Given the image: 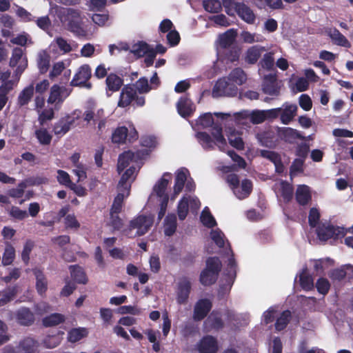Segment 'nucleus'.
<instances>
[{
	"label": "nucleus",
	"mask_w": 353,
	"mask_h": 353,
	"mask_svg": "<svg viewBox=\"0 0 353 353\" xmlns=\"http://www.w3.org/2000/svg\"><path fill=\"white\" fill-rule=\"evenodd\" d=\"M43 181L41 179H37L35 180L28 179L24 181L21 182L18 186L15 188L10 189L8 191V194L10 196L14 199L21 198L24 194L25 189L29 185H38L42 183Z\"/></svg>",
	"instance_id": "5701e85b"
},
{
	"label": "nucleus",
	"mask_w": 353,
	"mask_h": 353,
	"mask_svg": "<svg viewBox=\"0 0 353 353\" xmlns=\"http://www.w3.org/2000/svg\"><path fill=\"white\" fill-rule=\"evenodd\" d=\"M275 191L276 194L282 196L284 200L289 201L292 196V188L291 185L287 182L281 181L276 183Z\"/></svg>",
	"instance_id": "c9c22d12"
},
{
	"label": "nucleus",
	"mask_w": 353,
	"mask_h": 353,
	"mask_svg": "<svg viewBox=\"0 0 353 353\" xmlns=\"http://www.w3.org/2000/svg\"><path fill=\"white\" fill-rule=\"evenodd\" d=\"M16 319L18 323L23 326H30L35 321V316L33 312L26 307L19 308L16 312Z\"/></svg>",
	"instance_id": "aec40b11"
},
{
	"label": "nucleus",
	"mask_w": 353,
	"mask_h": 353,
	"mask_svg": "<svg viewBox=\"0 0 353 353\" xmlns=\"http://www.w3.org/2000/svg\"><path fill=\"white\" fill-rule=\"evenodd\" d=\"M327 32L331 39L336 45L347 48L351 47L349 41L336 28H330Z\"/></svg>",
	"instance_id": "72a5a7b5"
},
{
	"label": "nucleus",
	"mask_w": 353,
	"mask_h": 353,
	"mask_svg": "<svg viewBox=\"0 0 353 353\" xmlns=\"http://www.w3.org/2000/svg\"><path fill=\"white\" fill-rule=\"evenodd\" d=\"M274 51L268 52L263 54L259 62V65L261 68L267 70H271L273 69L274 65Z\"/></svg>",
	"instance_id": "8fccbe9b"
},
{
	"label": "nucleus",
	"mask_w": 353,
	"mask_h": 353,
	"mask_svg": "<svg viewBox=\"0 0 353 353\" xmlns=\"http://www.w3.org/2000/svg\"><path fill=\"white\" fill-rule=\"evenodd\" d=\"M212 307V302L208 299L199 300L194 308L193 319L196 321L204 319L210 312Z\"/></svg>",
	"instance_id": "2eb2a0df"
},
{
	"label": "nucleus",
	"mask_w": 353,
	"mask_h": 353,
	"mask_svg": "<svg viewBox=\"0 0 353 353\" xmlns=\"http://www.w3.org/2000/svg\"><path fill=\"white\" fill-rule=\"evenodd\" d=\"M210 237L215 244L219 248H223L225 245V241L223 239L224 234L219 230H212L210 232Z\"/></svg>",
	"instance_id": "774afa93"
},
{
	"label": "nucleus",
	"mask_w": 353,
	"mask_h": 353,
	"mask_svg": "<svg viewBox=\"0 0 353 353\" xmlns=\"http://www.w3.org/2000/svg\"><path fill=\"white\" fill-rule=\"evenodd\" d=\"M203 6L207 12L211 13H218L222 9L221 3L219 0H205Z\"/></svg>",
	"instance_id": "5fc2aeb1"
},
{
	"label": "nucleus",
	"mask_w": 353,
	"mask_h": 353,
	"mask_svg": "<svg viewBox=\"0 0 353 353\" xmlns=\"http://www.w3.org/2000/svg\"><path fill=\"white\" fill-rule=\"evenodd\" d=\"M191 291V283L188 278H183L178 283L176 301L179 304H185Z\"/></svg>",
	"instance_id": "a211bd4d"
},
{
	"label": "nucleus",
	"mask_w": 353,
	"mask_h": 353,
	"mask_svg": "<svg viewBox=\"0 0 353 353\" xmlns=\"http://www.w3.org/2000/svg\"><path fill=\"white\" fill-rule=\"evenodd\" d=\"M32 272L36 278V290L38 294L43 296L48 290V281L43 271L39 268L32 269Z\"/></svg>",
	"instance_id": "bb28decb"
},
{
	"label": "nucleus",
	"mask_w": 353,
	"mask_h": 353,
	"mask_svg": "<svg viewBox=\"0 0 353 353\" xmlns=\"http://www.w3.org/2000/svg\"><path fill=\"white\" fill-rule=\"evenodd\" d=\"M260 153L262 157L273 162L277 172L281 173L283 171V166L281 163L279 156L276 153L268 150H261Z\"/></svg>",
	"instance_id": "79ce46f5"
},
{
	"label": "nucleus",
	"mask_w": 353,
	"mask_h": 353,
	"mask_svg": "<svg viewBox=\"0 0 353 353\" xmlns=\"http://www.w3.org/2000/svg\"><path fill=\"white\" fill-rule=\"evenodd\" d=\"M291 319V312L288 310L283 311L275 323V329L277 331L283 330L288 325Z\"/></svg>",
	"instance_id": "de8ad7c7"
},
{
	"label": "nucleus",
	"mask_w": 353,
	"mask_h": 353,
	"mask_svg": "<svg viewBox=\"0 0 353 353\" xmlns=\"http://www.w3.org/2000/svg\"><path fill=\"white\" fill-rule=\"evenodd\" d=\"M196 124L203 128H209L214 124L210 135L206 132H198L196 135L198 141L203 148L209 149L216 145L220 150L225 151L227 143L222 133V128L220 125L214 123L210 113H205L200 116L196 121Z\"/></svg>",
	"instance_id": "f03ea898"
},
{
	"label": "nucleus",
	"mask_w": 353,
	"mask_h": 353,
	"mask_svg": "<svg viewBox=\"0 0 353 353\" xmlns=\"http://www.w3.org/2000/svg\"><path fill=\"white\" fill-rule=\"evenodd\" d=\"M207 321L210 323L212 329L216 331L222 330L224 327V322L218 312L212 311Z\"/></svg>",
	"instance_id": "49530a36"
},
{
	"label": "nucleus",
	"mask_w": 353,
	"mask_h": 353,
	"mask_svg": "<svg viewBox=\"0 0 353 353\" xmlns=\"http://www.w3.org/2000/svg\"><path fill=\"white\" fill-rule=\"evenodd\" d=\"M18 292V286L14 285L7 288L1 292L0 307L3 306L10 302L16 296Z\"/></svg>",
	"instance_id": "4c0bfd02"
},
{
	"label": "nucleus",
	"mask_w": 353,
	"mask_h": 353,
	"mask_svg": "<svg viewBox=\"0 0 353 353\" xmlns=\"http://www.w3.org/2000/svg\"><path fill=\"white\" fill-rule=\"evenodd\" d=\"M141 159L139 153L134 154L131 151L123 152L119 156L117 170L122 172L129 167L122 175L118 185L119 192L114 200L110 212L112 221L121 219L118 214L122 208L123 201L130 193L131 183L135 178V174L140 168L139 160Z\"/></svg>",
	"instance_id": "f257e3e1"
},
{
	"label": "nucleus",
	"mask_w": 353,
	"mask_h": 353,
	"mask_svg": "<svg viewBox=\"0 0 353 353\" xmlns=\"http://www.w3.org/2000/svg\"><path fill=\"white\" fill-rule=\"evenodd\" d=\"M222 264L220 259L216 256L208 257L206 260V267L205 269L214 272L215 274H219L221 270Z\"/></svg>",
	"instance_id": "864d4df0"
},
{
	"label": "nucleus",
	"mask_w": 353,
	"mask_h": 353,
	"mask_svg": "<svg viewBox=\"0 0 353 353\" xmlns=\"http://www.w3.org/2000/svg\"><path fill=\"white\" fill-rule=\"evenodd\" d=\"M15 258V249L11 244H7L2 257L4 266L10 265Z\"/></svg>",
	"instance_id": "603ef678"
},
{
	"label": "nucleus",
	"mask_w": 353,
	"mask_h": 353,
	"mask_svg": "<svg viewBox=\"0 0 353 353\" xmlns=\"http://www.w3.org/2000/svg\"><path fill=\"white\" fill-rule=\"evenodd\" d=\"M65 316L59 313H53L42 319V324L46 327L58 325L65 322Z\"/></svg>",
	"instance_id": "e433bc0d"
},
{
	"label": "nucleus",
	"mask_w": 353,
	"mask_h": 353,
	"mask_svg": "<svg viewBox=\"0 0 353 353\" xmlns=\"http://www.w3.org/2000/svg\"><path fill=\"white\" fill-rule=\"evenodd\" d=\"M226 181L234 194L239 199L247 198L252 192V183L247 179L240 181L236 174H230L227 176Z\"/></svg>",
	"instance_id": "0eeeda50"
},
{
	"label": "nucleus",
	"mask_w": 353,
	"mask_h": 353,
	"mask_svg": "<svg viewBox=\"0 0 353 353\" xmlns=\"http://www.w3.org/2000/svg\"><path fill=\"white\" fill-rule=\"evenodd\" d=\"M236 35L237 33L235 30L230 29L219 36L217 43L221 48H228L234 43Z\"/></svg>",
	"instance_id": "c756f323"
},
{
	"label": "nucleus",
	"mask_w": 353,
	"mask_h": 353,
	"mask_svg": "<svg viewBox=\"0 0 353 353\" xmlns=\"http://www.w3.org/2000/svg\"><path fill=\"white\" fill-rule=\"evenodd\" d=\"M61 343V339L58 335H48L43 340V346L52 349L57 347Z\"/></svg>",
	"instance_id": "680f3d73"
},
{
	"label": "nucleus",
	"mask_w": 353,
	"mask_h": 353,
	"mask_svg": "<svg viewBox=\"0 0 353 353\" xmlns=\"http://www.w3.org/2000/svg\"><path fill=\"white\" fill-rule=\"evenodd\" d=\"M147 222H130L129 230L125 234L129 237H135L145 234L152 224L145 225ZM152 223V222H150Z\"/></svg>",
	"instance_id": "b1692460"
},
{
	"label": "nucleus",
	"mask_w": 353,
	"mask_h": 353,
	"mask_svg": "<svg viewBox=\"0 0 353 353\" xmlns=\"http://www.w3.org/2000/svg\"><path fill=\"white\" fill-rule=\"evenodd\" d=\"M296 199L300 204H306L311 199L309 187L305 185H299L296 192Z\"/></svg>",
	"instance_id": "58836bf2"
},
{
	"label": "nucleus",
	"mask_w": 353,
	"mask_h": 353,
	"mask_svg": "<svg viewBox=\"0 0 353 353\" xmlns=\"http://www.w3.org/2000/svg\"><path fill=\"white\" fill-rule=\"evenodd\" d=\"M35 135L40 143L48 145L52 140L50 133L45 128H40L35 132Z\"/></svg>",
	"instance_id": "bf43d9fd"
},
{
	"label": "nucleus",
	"mask_w": 353,
	"mask_h": 353,
	"mask_svg": "<svg viewBox=\"0 0 353 353\" xmlns=\"http://www.w3.org/2000/svg\"><path fill=\"white\" fill-rule=\"evenodd\" d=\"M236 263L233 254L228 259L227 268L225 270V276L229 280V282H233L236 274Z\"/></svg>",
	"instance_id": "3c124183"
},
{
	"label": "nucleus",
	"mask_w": 353,
	"mask_h": 353,
	"mask_svg": "<svg viewBox=\"0 0 353 353\" xmlns=\"http://www.w3.org/2000/svg\"><path fill=\"white\" fill-rule=\"evenodd\" d=\"M92 74V70L88 65H81L71 81L72 86L85 87L88 89L91 88L92 84L88 81Z\"/></svg>",
	"instance_id": "f8f14e48"
},
{
	"label": "nucleus",
	"mask_w": 353,
	"mask_h": 353,
	"mask_svg": "<svg viewBox=\"0 0 353 353\" xmlns=\"http://www.w3.org/2000/svg\"><path fill=\"white\" fill-rule=\"evenodd\" d=\"M264 51H266V49L263 46H253L250 47L246 52L245 61L250 64L256 63Z\"/></svg>",
	"instance_id": "c85d7f7f"
},
{
	"label": "nucleus",
	"mask_w": 353,
	"mask_h": 353,
	"mask_svg": "<svg viewBox=\"0 0 353 353\" xmlns=\"http://www.w3.org/2000/svg\"><path fill=\"white\" fill-rule=\"evenodd\" d=\"M39 341L32 337H25L17 346L19 353H38Z\"/></svg>",
	"instance_id": "412c9836"
},
{
	"label": "nucleus",
	"mask_w": 353,
	"mask_h": 353,
	"mask_svg": "<svg viewBox=\"0 0 353 353\" xmlns=\"http://www.w3.org/2000/svg\"><path fill=\"white\" fill-rule=\"evenodd\" d=\"M240 36L243 41L247 43H261L265 40L263 36L248 31H243Z\"/></svg>",
	"instance_id": "09e8293b"
},
{
	"label": "nucleus",
	"mask_w": 353,
	"mask_h": 353,
	"mask_svg": "<svg viewBox=\"0 0 353 353\" xmlns=\"http://www.w3.org/2000/svg\"><path fill=\"white\" fill-rule=\"evenodd\" d=\"M122 49L124 50H130V52L137 58L145 55L149 52V50H150L149 46L144 42H138L134 43L131 46V48L125 45Z\"/></svg>",
	"instance_id": "2f4dec72"
},
{
	"label": "nucleus",
	"mask_w": 353,
	"mask_h": 353,
	"mask_svg": "<svg viewBox=\"0 0 353 353\" xmlns=\"http://www.w3.org/2000/svg\"><path fill=\"white\" fill-rule=\"evenodd\" d=\"M60 20L71 32L79 36H84L86 30L79 12L72 8H61L59 10Z\"/></svg>",
	"instance_id": "20e7f679"
},
{
	"label": "nucleus",
	"mask_w": 353,
	"mask_h": 353,
	"mask_svg": "<svg viewBox=\"0 0 353 353\" xmlns=\"http://www.w3.org/2000/svg\"><path fill=\"white\" fill-rule=\"evenodd\" d=\"M228 78V81L232 83V85H233L234 88H236L238 85L243 84L247 80L246 74L240 68H236L233 70Z\"/></svg>",
	"instance_id": "f704fd0d"
},
{
	"label": "nucleus",
	"mask_w": 353,
	"mask_h": 353,
	"mask_svg": "<svg viewBox=\"0 0 353 353\" xmlns=\"http://www.w3.org/2000/svg\"><path fill=\"white\" fill-rule=\"evenodd\" d=\"M34 246V243L31 240H27L24 244L23 249L21 252V259L26 265H28L30 260V254Z\"/></svg>",
	"instance_id": "052dcab7"
},
{
	"label": "nucleus",
	"mask_w": 353,
	"mask_h": 353,
	"mask_svg": "<svg viewBox=\"0 0 353 353\" xmlns=\"http://www.w3.org/2000/svg\"><path fill=\"white\" fill-rule=\"evenodd\" d=\"M236 14L248 23H254L255 21L256 17L253 11L244 3H241L239 6Z\"/></svg>",
	"instance_id": "473e14b6"
},
{
	"label": "nucleus",
	"mask_w": 353,
	"mask_h": 353,
	"mask_svg": "<svg viewBox=\"0 0 353 353\" xmlns=\"http://www.w3.org/2000/svg\"><path fill=\"white\" fill-rule=\"evenodd\" d=\"M50 61V57L46 50H42L38 53L37 65L41 73H45L48 71Z\"/></svg>",
	"instance_id": "a19ab883"
},
{
	"label": "nucleus",
	"mask_w": 353,
	"mask_h": 353,
	"mask_svg": "<svg viewBox=\"0 0 353 353\" xmlns=\"http://www.w3.org/2000/svg\"><path fill=\"white\" fill-rule=\"evenodd\" d=\"M174 174L175 177L172 193L170 196L172 201H174L178 196L184 188L188 192H191L195 188L194 183L192 178L190 177V173L188 169L181 168L175 172Z\"/></svg>",
	"instance_id": "423d86ee"
},
{
	"label": "nucleus",
	"mask_w": 353,
	"mask_h": 353,
	"mask_svg": "<svg viewBox=\"0 0 353 353\" xmlns=\"http://www.w3.org/2000/svg\"><path fill=\"white\" fill-rule=\"evenodd\" d=\"M172 179L171 173L165 172L161 178L156 183L153 188V192L151 194L149 201L153 202L155 197H157L160 203V210L158 214V219L161 220L166 211L169 196L166 193L167 188Z\"/></svg>",
	"instance_id": "7ed1b4c3"
},
{
	"label": "nucleus",
	"mask_w": 353,
	"mask_h": 353,
	"mask_svg": "<svg viewBox=\"0 0 353 353\" xmlns=\"http://www.w3.org/2000/svg\"><path fill=\"white\" fill-rule=\"evenodd\" d=\"M238 89L234 88L232 83L228 81V78H223L217 81L213 90L212 96L219 97L223 96H234L237 93Z\"/></svg>",
	"instance_id": "9b49d317"
},
{
	"label": "nucleus",
	"mask_w": 353,
	"mask_h": 353,
	"mask_svg": "<svg viewBox=\"0 0 353 353\" xmlns=\"http://www.w3.org/2000/svg\"><path fill=\"white\" fill-rule=\"evenodd\" d=\"M105 82L108 90L112 92L118 91L123 85V80L114 74H109Z\"/></svg>",
	"instance_id": "c03bdc74"
},
{
	"label": "nucleus",
	"mask_w": 353,
	"mask_h": 353,
	"mask_svg": "<svg viewBox=\"0 0 353 353\" xmlns=\"http://www.w3.org/2000/svg\"><path fill=\"white\" fill-rule=\"evenodd\" d=\"M70 93V89L63 85L54 84L50 89L47 102L48 104L53 105L54 110H59Z\"/></svg>",
	"instance_id": "1a4fd4ad"
},
{
	"label": "nucleus",
	"mask_w": 353,
	"mask_h": 353,
	"mask_svg": "<svg viewBox=\"0 0 353 353\" xmlns=\"http://www.w3.org/2000/svg\"><path fill=\"white\" fill-rule=\"evenodd\" d=\"M310 226L316 228V234L321 241L328 239H338L345 235V228L335 226L331 222H309Z\"/></svg>",
	"instance_id": "39448f33"
},
{
	"label": "nucleus",
	"mask_w": 353,
	"mask_h": 353,
	"mask_svg": "<svg viewBox=\"0 0 353 353\" xmlns=\"http://www.w3.org/2000/svg\"><path fill=\"white\" fill-rule=\"evenodd\" d=\"M74 46L72 45L67 40L62 37H57L49 46V50L52 52L57 53V49L62 54H65L74 50Z\"/></svg>",
	"instance_id": "4be33fe9"
},
{
	"label": "nucleus",
	"mask_w": 353,
	"mask_h": 353,
	"mask_svg": "<svg viewBox=\"0 0 353 353\" xmlns=\"http://www.w3.org/2000/svg\"><path fill=\"white\" fill-rule=\"evenodd\" d=\"M88 332L85 327L72 328L68 333V340L76 343L87 336Z\"/></svg>",
	"instance_id": "ea45409f"
},
{
	"label": "nucleus",
	"mask_w": 353,
	"mask_h": 353,
	"mask_svg": "<svg viewBox=\"0 0 353 353\" xmlns=\"http://www.w3.org/2000/svg\"><path fill=\"white\" fill-rule=\"evenodd\" d=\"M299 283L301 288L305 290H310L314 286L313 279L306 271H303L300 274Z\"/></svg>",
	"instance_id": "6e6d98bb"
},
{
	"label": "nucleus",
	"mask_w": 353,
	"mask_h": 353,
	"mask_svg": "<svg viewBox=\"0 0 353 353\" xmlns=\"http://www.w3.org/2000/svg\"><path fill=\"white\" fill-rule=\"evenodd\" d=\"M136 90L131 86L124 87L120 94L118 106L125 108L128 106L135 99Z\"/></svg>",
	"instance_id": "393cba45"
},
{
	"label": "nucleus",
	"mask_w": 353,
	"mask_h": 353,
	"mask_svg": "<svg viewBox=\"0 0 353 353\" xmlns=\"http://www.w3.org/2000/svg\"><path fill=\"white\" fill-rule=\"evenodd\" d=\"M34 94L33 85L25 88L19 94L18 104L20 106L25 105L29 103Z\"/></svg>",
	"instance_id": "a18cd8bd"
},
{
	"label": "nucleus",
	"mask_w": 353,
	"mask_h": 353,
	"mask_svg": "<svg viewBox=\"0 0 353 353\" xmlns=\"http://www.w3.org/2000/svg\"><path fill=\"white\" fill-rule=\"evenodd\" d=\"M218 349L217 340L211 335L203 336L197 344L199 353H216Z\"/></svg>",
	"instance_id": "f3484780"
},
{
	"label": "nucleus",
	"mask_w": 353,
	"mask_h": 353,
	"mask_svg": "<svg viewBox=\"0 0 353 353\" xmlns=\"http://www.w3.org/2000/svg\"><path fill=\"white\" fill-rule=\"evenodd\" d=\"M219 274L214 272L204 269L200 274L199 281L205 286H210L214 284L218 278Z\"/></svg>",
	"instance_id": "37998d69"
},
{
	"label": "nucleus",
	"mask_w": 353,
	"mask_h": 353,
	"mask_svg": "<svg viewBox=\"0 0 353 353\" xmlns=\"http://www.w3.org/2000/svg\"><path fill=\"white\" fill-rule=\"evenodd\" d=\"M234 117L239 125L247 124L248 121L254 124H259L266 119L265 110H243L234 114Z\"/></svg>",
	"instance_id": "9d476101"
},
{
	"label": "nucleus",
	"mask_w": 353,
	"mask_h": 353,
	"mask_svg": "<svg viewBox=\"0 0 353 353\" xmlns=\"http://www.w3.org/2000/svg\"><path fill=\"white\" fill-rule=\"evenodd\" d=\"M128 129L125 127L117 128L112 135V140L116 143H123L127 137Z\"/></svg>",
	"instance_id": "4d7b16f0"
},
{
	"label": "nucleus",
	"mask_w": 353,
	"mask_h": 353,
	"mask_svg": "<svg viewBox=\"0 0 353 353\" xmlns=\"http://www.w3.org/2000/svg\"><path fill=\"white\" fill-rule=\"evenodd\" d=\"M200 203L199 200L191 195H185L180 200L177 206L178 217L181 220L185 219L189 208L196 209L199 208Z\"/></svg>",
	"instance_id": "4468645a"
},
{
	"label": "nucleus",
	"mask_w": 353,
	"mask_h": 353,
	"mask_svg": "<svg viewBox=\"0 0 353 353\" xmlns=\"http://www.w3.org/2000/svg\"><path fill=\"white\" fill-rule=\"evenodd\" d=\"M316 288L320 294L325 295L330 290V283L327 279L320 278L316 283Z\"/></svg>",
	"instance_id": "338daca9"
},
{
	"label": "nucleus",
	"mask_w": 353,
	"mask_h": 353,
	"mask_svg": "<svg viewBox=\"0 0 353 353\" xmlns=\"http://www.w3.org/2000/svg\"><path fill=\"white\" fill-rule=\"evenodd\" d=\"M39 121L43 125L47 121H50L54 118V112L53 108L45 109L43 110H38Z\"/></svg>",
	"instance_id": "69168bd1"
},
{
	"label": "nucleus",
	"mask_w": 353,
	"mask_h": 353,
	"mask_svg": "<svg viewBox=\"0 0 353 353\" xmlns=\"http://www.w3.org/2000/svg\"><path fill=\"white\" fill-rule=\"evenodd\" d=\"M241 3L236 2L235 0H222L221 5L228 15L234 16Z\"/></svg>",
	"instance_id": "13d9d810"
},
{
	"label": "nucleus",
	"mask_w": 353,
	"mask_h": 353,
	"mask_svg": "<svg viewBox=\"0 0 353 353\" xmlns=\"http://www.w3.org/2000/svg\"><path fill=\"white\" fill-rule=\"evenodd\" d=\"M11 67H17L15 74L19 77L28 66V60L24 55L23 50L19 48H15L10 60Z\"/></svg>",
	"instance_id": "ddd939ff"
},
{
	"label": "nucleus",
	"mask_w": 353,
	"mask_h": 353,
	"mask_svg": "<svg viewBox=\"0 0 353 353\" xmlns=\"http://www.w3.org/2000/svg\"><path fill=\"white\" fill-rule=\"evenodd\" d=\"M227 136L230 145L237 150H242L244 148V143L239 131L229 128L227 130Z\"/></svg>",
	"instance_id": "7c9ffc66"
},
{
	"label": "nucleus",
	"mask_w": 353,
	"mask_h": 353,
	"mask_svg": "<svg viewBox=\"0 0 353 353\" xmlns=\"http://www.w3.org/2000/svg\"><path fill=\"white\" fill-rule=\"evenodd\" d=\"M280 85L276 80L275 74L265 75L263 81V90L270 95L277 96L279 94Z\"/></svg>",
	"instance_id": "6ab92c4d"
},
{
	"label": "nucleus",
	"mask_w": 353,
	"mask_h": 353,
	"mask_svg": "<svg viewBox=\"0 0 353 353\" xmlns=\"http://www.w3.org/2000/svg\"><path fill=\"white\" fill-rule=\"evenodd\" d=\"M70 275L72 279L77 283L86 284L88 281L86 273L83 268L78 265L69 266Z\"/></svg>",
	"instance_id": "cd10ccee"
},
{
	"label": "nucleus",
	"mask_w": 353,
	"mask_h": 353,
	"mask_svg": "<svg viewBox=\"0 0 353 353\" xmlns=\"http://www.w3.org/2000/svg\"><path fill=\"white\" fill-rule=\"evenodd\" d=\"M81 115V111L79 109L74 110L70 114H66L54 125V133L57 135L65 134L70 128L76 125V122L80 119Z\"/></svg>",
	"instance_id": "6e6552de"
},
{
	"label": "nucleus",
	"mask_w": 353,
	"mask_h": 353,
	"mask_svg": "<svg viewBox=\"0 0 353 353\" xmlns=\"http://www.w3.org/2000/svg\"><path fill=\"white\" fill-rule=\"evenodd\" d=\"M10 42L13 44L21 46H24L26 44L32 43V41L30 36L25 32L14 37L12 39H11Z\"/></svg>",
	"instance_id": "0e129e2a"
},
{
	"label": "nucleus",
	"mask_w": 353,
	"mask_h": 353,
	"mask_svg": "<svg viewBox=\"0 0 353 353\" xmlns=\"http://www.w3.org/2000/svg\"><path fill=\"white\" fill-rule=\"evenodd\" d=\"M176 108L179 114L183 118L190 117L196 110L195 105L187 96L179 98L176 103Z\"/></svg>",
	"instance_id": "dca6fc26"
},
{
	"label": "nucleus",
	"mask_w": 353,
	"mask_h": 353,
	"mask_svg": "<svg viewBox=\"0 0 353 353\" xmlns=\"http://www.w3.org/2000/svg\"><path fill=\"white\" fill-rule=\"evenodd\" d=\"M280 134L287 141H292L299 137V132L291 128H283L280 131Z\"/></svg>",
	"instance_id": "e2e57ef3"
},
{
	"label": "nucleus",
	"mask_w": 353,
	"mask_h": 353,
	"mask_svg": "<svg viewBox=\"0 0 353 353\" xmlns=\"http://www.w3.org/2000/svg\"><path fill=\"white\" fill-rule=\"evenodd\" d=\"M281 112V121L283 124L290 123L296 114L297 105L285 103L283 104Z\"/></svg>",
	"instance_id": "a878e982"
}]
</instances>
